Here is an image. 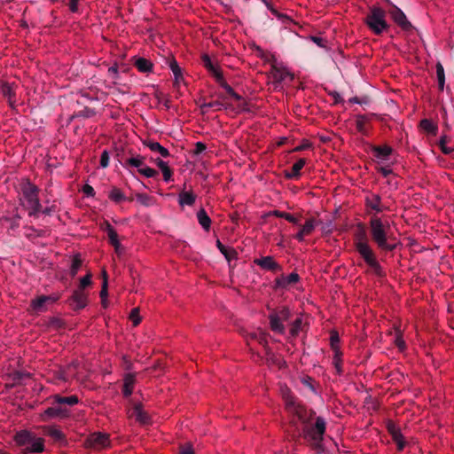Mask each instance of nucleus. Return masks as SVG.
Listing matches in <instances>:
<instances>
[{"mask_svg":"<svg viewBox=\"0 0 454 454\" xmlns=\"http://www.w3.org/2000/svg\"><path fill=\"white\" fill-rule=\"evenodd\" d=\"M107 74H108V76L112 80L118 79V77H119V67L117 66V64H114V65L109 67L108 70H107Z\"/></svg>","mask_w":454,"mask_h":454,"instance_id":"a211bd4d","label":"nucleus"},{"mask_svg":"<svg viewBox=\"0 0 454 454\" xmlns=\"http://www.w3.org/2000/svg\"><path fill=\"white\" fill-rule=\"evenodd\" d=\"M135 382V378L132 374L129 373L124 378V385L122 393L125 397H129L131 395L133 391V385Z\"/></svg>","mask_w":454,"mask_h":454,"instance_id":"9d476101","label":"nucleus"},{"mask_svg":"<svg viewBox=\"0 0 454 454\" xmlns=\"http://www.w3.org/2000/svg\"><path fill=\"white\" fill-rule=\"evenodd\" d=\"M0 93L8 100L9 105L14 107L16 103L15 84L0 80Z\"/></svg>","mask_w":454,"mask_h":454,"instance_id":"20e7f679","label":"nucleus"},{"mask_svg":"<svg viewBox=\"0 0 454 454\" xmlns=\"http://www.w3.org/2000/svg\"><path fill=\"white\" fill-rule=\"evenodd\" d=\"M130 318L133 321L134 325H137L140 323V317H139V308L137 307L132 309L130 313Z\"/></svg>","mask_w":454,"mask_h":454,"instance_id":"aec40b11","label":"nucleus"},{"mask_svg":"<svg viewBox=\"0 0 454 454\" xmlns=\"http://www.w3.org/2000/svg\"><path fill=\"white\" fill-rule=\"evenodd\" d=\"M54 211H55V207L51 206V207H46L44 208L42 207L40 214L42 213L43 215H51Z\"/></svg>","mask_w":454,"mask_h":454,"instance_id":"5701e85b","label":"nucleus"},{"mask_svg":"<svg viewBox=\"0 0 454 454\" xmlns=\"http://www.w3.org/2000/svg\"><path fill=\"white\" fill-rule=\"evenodd\" d=\"M70 415V411L68 409L61 407L59 404V406H51L47 408L43 413V418H48V419H54V418H67Z\"/></svg>","mask_w":454,"mask_h":454,"instance_id":"39448f33","label":"nucleus"},{"mask_svg":"<svg viewBox=\"0 0 454 454\" xmlns=\"http://www.w3.org/2000/svg\"><path fill=\"white\" fill-rule=\"evenodd\" d=\"M135 66L139 72H142V67H143L142 59H136Z\"/></svg>","mask_w":454,"mask_h":454,"instance_id":"393cba45","label":"nucleus"},{"mask_svg":"<svg viewBox=\"0 0 454 454\" xmlns=\"http://www.w3.org/2000/svg\"><path fill=\"white\" fill-rule=\"evenodd\" d=\"M14 440L20 447H22L23 454L44 451V440L32 432L21 430L15 434Z\"/></svg>","mask_w":454,"mask_h":454,"instance_id":"f03ea898","label":"nucleus"},{"mask_svg":"<svg viewBox=\"0 0 454 454\" xmlns=\"http://www.w3.org/2000/svg\"><path fill=\"white\" fill-rule=\"evenodd\" d=\"M54 403L57 404H66L69 406H74L79 403V398L76 395H69V396H61L59 395H55L52 396Z\"/></svg>","mask_w":454,"mask_h":454,"instance_id":"1a4fd4ad","label":"nucleus"},{"mask_svg":"<svg viewBox=\"0 0 454 454\" xmlns=\"http://www.w3.org/2000/svg\"><path fill=\"white\" fill-rule=\"evenodd\" d=\"M30 374L27 372L16 371L12 374V380L15 384H21L23 379L29 377Z\"/></svg>","mask_w":454,"mask_h":454,"instance_id":"2eb2a0df","label":"nucleus"},{"mask_svg":"<svg viewBox=\"0 0 454 454\" xmlns=\"http://www.w3.org/2000/svg\"><path fill=\"white\" fill-rule=\"evenodd\" d=\"M109 159L108 152L106 150L103 151L100 156V167L103 168H106L109 164Z\"/></svg>","mask_w":454,"mask_h":454,"instance_id":"6ab92c4d","label":"nucleus"},{"mask_svg":"<svg viewBox=\"0 0 454 454\" xmlns=\"http://www.w3.org/2000/svg\"><path fill=\"white\" fill-rule=\"evenodd\" d=\"M107 283H106V280L104 281V284H103V287H102V290L100 291V296L102 299H104L105 296H106L107 294Z\"/></svg>","mask_w":454,"mask_h":454,"instance_id":"b1692460","label":"nucleus"},{"mask_svg":"<svg viewBox=\"0 0 454 454\" xmlns=\"http://www.w3.org/2000/svg\"><path fill=\"white\" fill-rule=\"evenodd\" d=\"M109 198L111 200L114 201L115 203H121V201L125 200V196L123 192L117 188H114L111 190L109 193Z\"/></svg>","mask_w":454,"mask_h":454,"instance_id":"4468645a","label":"nucleus"},{"mask_svg":"<svg viewBox=\"0 0 454 454\" xmlns=\"http://www.w3.org/2000/svg\"><path fill=\"white\" fill-rule=\"evenodd\" d=\"M21 27H27V23L24 21V22L21 24Z\"/></svg>","mask_w":454,"mask_h":454,"instance_id":"cd10ccee","label":"nucleus"},{"mask_svg":"<svg viewBox=\"0 0 454 454\" xmlns=\"http://www.w3.org/2000/svg\"><path fill=\"white\" fill-rule=\"evenodd\" d=\"M122 165L137 179L142 175V158L140 155H131L122 159Z\"/></svg>","mask_w":454,"mask_h":454,"instance_id":"7ed1b4c3","label":"nucleus"},{"mask_svg":"<svg viewBox=\"0 0 454 454\" xmlns=\"http://www.w3.org/2000/svg\"><path fill=\"white\" fill-rule=\"evenodd\" d=\"M21 202L24 207L27 210L30 217L38 218L42 204L39 200V189L36 185L32 184L29 180H26L21 184Z\"/></svg>","mask_w":454,"mask_h":454,"instance_id":"f257e3e1","label":"nucleus"},{"mask_svg":"<svg viewBox=\"0 0 454 454\" xmlns=\"http://www.w3.org/2000/svg\"><path fill=\"white\" fill-rule=\"evenodd\" d=\"M137 200L138 201H142V195H141V194H137Z\"/></svg>","mask_w":454,"mask_h":454,"instance_id":"a878e982","label":"nucleus"},{"mask_svg":"<svg viewBox=\"0 0 454 454\" xmlns=\"http://www.w3.org/2000/svg\"><path fill=\"white\" fill-rule=\"evenodd\" d=\"M106 230L108 235L109 242L115 247L116 251H118L120 247V241L118 239V235L116 231H114V227L109 223L106 224Z\"/></svg>","mask_w":454,"mask_h":454,"instance_id":"9b49d317","label":"nucleus"},{"mask_svg":"<svg viewBox=\"0 0 454 454\" xmlns=\"http://www.w3.org/2000/svg\"><path fill=\"white\" fill-rule=\"evenodd\" d=\"M71 301L74 309H82L87 306L88 303L87 294L81 289H76L74 291L71 296Z\"/></svg>","mask_w":454,"mask_h":454,"instance_id":"423d86ee","label":"nucleus"},{"mask_svg":"<svg viewBox=\"0 0 454 454\" xmlns=\"http://www.w3.org/2000/svg\"><path fill=\"white\" fill-rule=\"evenodd\" d=\"M91 284V274L88 273L86 276L82 277L80 279L79 287L77 289H81L83 291L84 288L89 286Z\"/></svg>","mask_w":454,"mask_h":454,"instance_id":"f3484780","label":"nucleus"},{"mask_svg":"<svg viewBox=\"0 0 454 454\" xmlns=\"http://www.w3.org/2000/svg\"><path fill=\"white\" fill-rule=\"evenodd\" d=\"M56 300L57 298L51 295H42L32 300L31 306L34 310L42 311L43 310L46 302H54Z\"/></svg>","mask_w":454,"mask_h":454,"instance_id":"6e6552de","label":"nucleus"},{"mask_svg":"<svg viewBox=\"0 0 454 454\" xmlns=\"http://www.w3.org/2000/svg\"><path fill=\"white\" fill-rule=\"evenodd\" d=\"M46 432L47 434L56 442H62L65 441V435L63 432L57 427H49Z\"/></svg>","mask_w":454,"mask_h":454,"instance_id":"ddd939ff","label":"nucleus"},{"mask_svg":"<svg viewBox=\"0 0 454 454\" xmlns=\"http://www.w3.org/2000/svg\"><path fill=\"white\" fill-rule=\"evenodd\" d=\"M27 230H28V231H31L37 232V231H36L35 229H34L33 227H29Z\"/></svg>","mask_w":454,"mask_h":454,"instance_id":"bb28decb","label":"nucleus"},{"mask_svg":"<svg viewBox=\"0 0 454 454\" xmlns=\"http://www.w3.org/2000/svg\"><path fill=\"white\" fill-rule=\"evenodd\" d=\"M89 442L94 448H106L109 445L107 434L98 432L90 435Z\"/></svg>","mask_w":454,"mask_h":454,"instance_id":"0eeeda50","label":"nucleus"},{"mask_svg":"<svg viewBox=\"0 0 454 454\" xmlns=\"http://www.w3.org/2000/svg\"><path fill=\"white\" fill-rule=\"evenodd\" d=\"M82 192L86 197H93L95 195L94 188L89 184L83 186Z\"/></svg>","mask_w":454,"mask_h":454,"instance_id":"4be33fe9","label":"nucleus"},{"mask_svg":"<svg viewBox=\"0 0 454 454\" xmlns=\"http://www.w3.org/2000/svg\"><path fill=\"white\" fill-rule=\"evenodd\" d=\"M128 416L138 423H142V404L137 403L132 409L128 411Z\"/></svg>","mask_w":454,"mask_h":454,"instance_id":"f8f14e48","label":"nucleus"},{"mask_svg":"<svg viewBox=\"0 0 454 454\" xmlns=\"http://www.w3.org/2000/svg\"><path fill=\"white\" fill-rule=\"evenodd\" d=\"M15 219H16V220H20V216L19 215H15Z\"/></svg>","mask_w":454,"mask_h":454,"instance_id":"c85d7f7f","label":"nucleus"},{"mask_svg":"<svg viewBox=\"0 0 454 454\" xmlns=\"http://www.w3.org/2000/svg\"><path fill=\"white\" fill-rule=\"evenodd\" d=\"M79 2L80 0H68V8L69 11L73 13H75L79 10Z\"/></svg>","mask_w":454,"mask_h":454,"instance_id":"412c9836","label":"nucleus"},{"mask_svg":"<svg viewBox=\"0 0 454 454\" xmlns=\"http://www.w3.org/2000/svg\"><path fill=\"white\" fill-rule=\"evenodd\" d=\"M81 265H82V261L79 258L75 257L72 261L71 269H70V274L73 277L77 274L79 269L81 268Z\"/></svg>","mask_w":454,"mask_h":454,"instance_id":"dca6fc26","label":"nucleus"}]
</instances>
